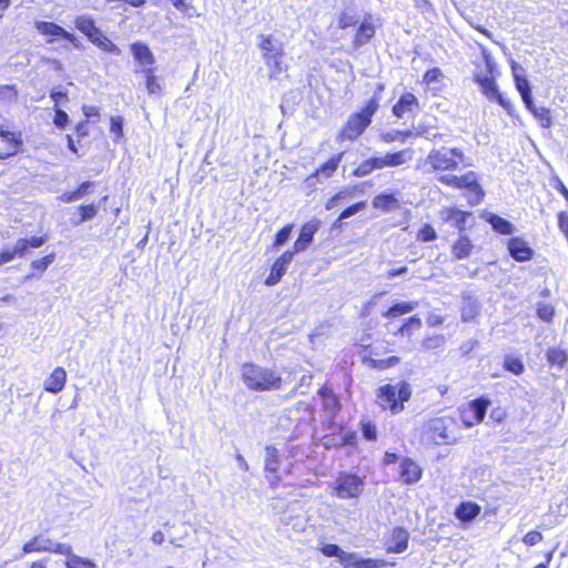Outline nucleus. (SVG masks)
<instances>
[{
    "label": "nucleus",
    "mask_w": 568,
    "mask_h": 568,
    "mask_svg": "<svg viewBox=\"0 0 568 568\" xmlns=\"http://www.w3.org/2000/svg\"><path fill=\"white\" fill-rule=\"evenodd\" d=\"M454 425L455 420L452 417L430 418L423 425L420 439L428 445H453L458 439L452 429Z\"/></svg>",
    "instance_id": "nucleus-1"
},
{
    "label": "nucleus",
    "mask_w": 568,
    "mask_h": 568,
    "mask_svg": "<svg viewBox=\"0 0 568 568\" xmlns=\"http://www.w3.org/2000/svg\"><path fill=\"white\" fill-rule=\"evenodd\" d=\"M241 373L244 384L252 390L266 392L281 388L282 377L272 369L255 364H244Z\"/></svg>",
    "instance_id": "nucleus-2"
},
{
    "label": "nucleus",
    "mask_w": 568,
    "mask_h": 568,
    "mask_svg": "<svg viewBox=\"0 0 568 568\" xmlns=\"http://www.w3.org/2000/svg\"><path fill=\"white\" fill-rule=\"evenodd\" d=\"M412 396L410 385L405 381L394 384H386L378 388L377 403L384 409H388L392 415H397L404 410V403Z\"/></svg>",
    "instance_id": "nucleus-3"
},
{
    "label": "nucleus",
    "mask_w": 568,
    "mask_h": 568,
    "mask_svg": "<svg viewBox=\"0 0 568 568\" xmlns=\"http://www.w3.org/2000/svg\"><path fill=\"white\" fill-rule=\"evenodd\" d=\"M469 159L458 148L433 149L426 158V164L430 166L434 172L455 171L462 164L469 166Z\"/></svg>",
    "instance_id": "nucleus-4"
},
{
    "label": "nucleus",
    "mask_w": 568,
    "mask_h": 568,
    "mask_svg": "<svg viewBox=\"0 0 568 568\" xmlns=\"http://www.w3.org/2000/svg\"><path fill=\"white\" fill-rule=\"evenodd\" d=\"M378 109V101L375 98L368 100L359 112L352 114L342 131L338 139L341 141H354L363 134L371 124L373 115Z\"/></svg>",
    "instance_id": "nucleus-5"
},
{
    "label": "nucleus",
    "mask_w": 568,
    "mask_h": 568,
    "mask_svg": "<svg viewBox=\"0 0 568 568\" xmlns=\"http://www.w3.org/2000/svg\"><path fill=\"white\" fill-rule=\"evenodd\" d=\"M258 43L260 49L263 52V59L266 67L270 69L272 78H276L282 74L286 67L283 62L284 45L280 40L274 39L272 36L260 37Z\"/></svg>",
    "instance_id": "nucleus-6"
},
{
    "label": "nucleus",
    "mask_w": 568,
    "mask_h": 568,
    "mask_svg": "<svg viewBox=\"0 0 568 568\" xmlns=\"http://www.w3.org/2000/svg\"><path fill=\"white\" fill-rule=\"evenodd\" d=\"M331 488L339 499L357 498L364 490V480L356 474L341 471L331 483Z\"/></svg>",
    "instance_id": "nucleus-7"
},
{
    "label": "nucleus",
    "mask_w": 568,
    "mask_h": 568,
    "mask_svg": "<svg viewBox=\"0 0 568 568\" xmlns=\"http://www.w3.org/2000/svg\"><path fill=\"white\" fill-rule=\"evenodd\" d=\"M34 27L40 34L47 37L48 43H52L58 39H64L68 42H70L74 48H81L80 41L73 33L67 31L61 26L54 22L39 20L34 22Z\"/></svg>",
    "instance_id": "nucleus-8"
},
{
    "label": "nucleus",
    "mask_w": 568,
    "mask_h": 568,
    "mask_svg": "<svg viewBox=\"0 0 568 568\" xmlns=\"http://www.w3.org/2000/svg\"><path fill=\"white\" fill-rule=\"evenodd\" d=\"M490 400L479 397L469 402L468 408L462 413V420L466 427H471L484 420Z\"/></svg>",
    "instance_id": "nucleus-9"
},
{
    "label": "nucleus",
    "mask_w": 568,
    "mask_h": 568,
    "mask_svg": "<svg viewBox=\"0 0 568 568\" xmlns=\"http://www.w3.org/2000/svg\"><path fill=\"white\" fill-rule=\"evenodd\" d=\"M458 189H465L469 192L468 202L471 205L478 204L485 195L483 187L478 183V176L474 171H468L459 176Z\"/></svg>",
    "instance_id": "nucleus-10"
},
{
    "label": "nucleus",
    "mask_w": 568,
    "mask_h": 568,
    "mask_svg": "<svg viewBox=\"0 0 568 568\" xmlns=\"http://www.w3.org/2000/svg\"><path fill=\"white\" fill-rule=\"evenodd\" d=\"M414 155V151L409 148L403 149L397 152H387V153H379L376 152V156L378 160L379 169L383 170L385 168H396L404 165L412 161Z\"/></svg>",
    "instance_id": "nucleus-11"
},
{
    "label": "nucleus",
    "mask_w": 568,
    "mask_h": 568,
    "mask_svg": "<svg viewBox=\"0 0 568 568\" xmlns=\"http://www.w3.org/2000/svg\"><path fill=\"white\" fill-rule=\"evenodd\" d=\"M423 475L422 467L412 458L404 457L399 464V478L404 484L417 483Z\"/></svg>",
    "instance_id": "nucleus-12"
},
{
    "label": "nucleus",
    "mask_w": 568,
    "mask_h": 568,
    "mask_svg": "<svg viewBox=\"0 0 568 568\" xmlns=\"http://www.w3.org/2000/svg\"><path fill=\"white\" fill-rule=\"evenodd\" d=\"M476 83L479 84L483 94L490 101L497 102L499 105H501L504 109L509 110L511 106V103L509 100L505 99L503 94L499 92L495 78L488 79L483 78L481 81H477Z\"/></svg>",
    "instance_id": "nucleus-13"
},
{
    "label": "nucleus",
    "mask_w": 568,
    "mask_h": 568,
    "mask_svg": "<svg viewBox=\"0 0 568 568\" xmlns=\"http://www.w3.org/2000/svg\"><path fill=\"white\" fill-rule=\"evenodd\" d=\"M343 155H344L343 152L338 153L337 155H334L328 161L323 163L313 174L307 176L305 180V183L307 184V186H310V187L314 186L316 184V182L318 181L320 175H323L326 179L331 178L334 174V172L337 170Z\"/></svg>",
    "instance_id": "nucleus-14"
},
{
    "label": "nucleus",
    "mask_w": 568,
    "mask_h": 568,
    "mask_svg": "<svg viewBox=\"0 0 568 568\" xmlns=\"http://www.w3.org/2000/svg\"><path fill=\"white\" fill-rule=\"evenodd\" d=\"M419 109V103L417 98L410 93L406 92L400 95L396 104L393 106V113L397 118H404L407 114H415Z\"/></svg>",
    "instance_id": "nucleus-15"
},
{
    "label": "nucleus",
    "mask_w": 568,
    "mask_h": 568,
    "mask_svg": "<svg viewBox=\"0 0 568 568\" xmlns=\"http://www.w3.org/2000/svg\"><path fill=\"white\" fill-rule=\"evenodd\" d=\"M320 229V221L312 220L305 223L300 232L297 240L294 243L295 252H303L307 248V246L312 243L313 237L317 230Z\"/></svg>",
    "instance_id": "nucleus-16"
},
{
    "label": "nucleus",
    "mask_w": 568,
    "mask_h": 568,
    "mask_svg": "<svg viewBox=\"0 0 568 568\" xmlns=\"http://www.w3.org/2000/svg\"><path fill=\"white\" fill-rule=\"evenodd\" d=\"M508 251L513 258L519 262L529 261L534 251L521 237H513L508 241Z\"/></svg>",
    "instance_id": "nucleus-17"
},
{
    "label": "nucleus",
    "mask_w": 568,
    "mask_h": 568,
    "mask_svg": "<svg viewBox=\"0 0 568 568\" xmlns=\"http://www.w3.org/2000/svg\"><path fill=\"white\" fill-rule=\"evenodd\" d=\"M280 467L278 459V450L274 446L265 447V460H264V469L268 474H273V476H266L267 480L271 485H275L280 477L277 476V470Z\"/></svg>",
    "instance_id": "nucleus-18"
},
{
    "label": "nucleus",
    "mask_w": 568,
    "mask_h": 568,
    "mask_svg": "<svg viewBox=\"0 0 568 568\" xmlns=\"http://www.w3.org/2000/svg\"><path fill=\"white\" fill-rule=\"evenodd\" d=\"M409 540V532L403 527H396L392 530L387 551L400 554L407 549Z\"/></svg>",
    "instance_id": "nucleus-19"
},
{
    "label": "nucleus",
    "mask_w": 568,
    "mask_h": 568,
    "mask_svg": "<svg viewBox=\"0 0 568 568\" xmlns=\"http://www.w3.org/2000/svg\"><path fill=\"white\" fill-rule=\"evenodd\" d=\"M130 49L133 58L142 67V69L152 68L155 62V58L148 44L143 42H133L130 45Z\"/></svg>",
    "instance_id": "nucleus-20"
},
{
    "label": "nucleus",
    "mask_w": 568,
    "mask_h": 568,
    "mask_svg": "<svg viewBox=\"0 0 568 568\" xmlns=\"http://www.w3.org/2000/svg\"><path fill=\"white\" fill-rule=\"evenodd\" d=\"M67 382V373L62 367H55L49 377L43 383L45 392L51 394H58L64 388Z\"/></svg>",
    "instance_id": "nucleus-21"
},
{
    "label": "nucleus",
    "mask_w": 568,
    "mask_h": 568,
    "mask_svg": "<svg viewBox=\"0 0 568 568\" xmlns=\"http://www.w3.org/2000/svg\"><path fill=\"white\" fill-rule=\"evenodd\" d=\"M375 34V27L373 24L372 16L368 14L365 17V19L361 22L355 39L354 44L355 47H362L363 44L367 43Z\"/></svg>",
    "instance_id": "nucleus-22"
},
{
    "label": "nucleus",
    "mask_w": 568,
    "mask_h": 568,
    "mask_svg": "<svg viewBox=\"0 0 568 568\" xmlns=\"http://www.w3.org/2000/svg\"><path fill=\"white\" fill-rule=\"evenodd\" d=\"M418 307L417 301H400L394 303L388 310L382 313L384 318H395L408 314Z\"/></svg>",
    "instance_id": "nucleus-23"
},
{
    "label": "nucleus",
    "mask_w": 568,
    "mask_h": 568,
    "mask_svg": "<svg viewBox=\"0 0 568 568\" xmlns=\"http://www.w3.org/2000/svg\"><path fill=\"white\" fill-rule=\"evenodd\" d=\"M480 312V303L479 301L470 295L463 296V305H462V320L464 322L474 321Z\"/></svg>",
    "instance_id": "nucleus-24"
},
{
    "label": "nucleus",
    "mask_w": 568,
    "mask_h": 568,
    "mask_svg": "<svg viewBox=\"0 0 568 568\" xmlns=\"http://www.w3.org/2000/svg\"><path fill=\"white\" fill-rule=\"evenodd\" d=\"M483 62L484 68H480V65L476 67L475 71V81H481L483 78L493 79L494 72L496 70V63L491 57V54L488 52L487 49H483Z\"/></svg>",
    "instance_id": "nucleus-25"
},
{
    "label": "nucleus",
    "mask_w": 568,
    "mask_h": 568,
    "mask_svg": "<svg viewBox=\"0 0 568 568\" xmlns=\"http://www.w3.org/2000/svg\"><path fill=\"white\" fill-rule=\"evenodd\" d=\"M50 538L43 537L41 535L36 536L23 545L22 554L19 556V558L30 552H48L50 549Z\"/></svg>",
    "instance_id": "nucleus-26"
},
{
    "label": "nucleus",
    "mask_w": 568,
    "mask_h": 568,
    "mask_svg": "<svg viewBox=\"0 0 568 568\" xmlns=\"http://www.w3.org/2000/svg\"><path fill=\"white\" fill-rule=\"evenodd\" d=\"M480 510L481 508L478 504L474 501H463L457 506L455 516L462 521H470L479 515Z\"/></svg>",
    "instance_id": "nucleus-27"
},
{
    "label": "nucleus",
    "mask_w": 568,
    "mask_h": 568,
    "mask_svg": "<svg viewBox=\"0 0 568 568\" xmlns=\"http://www.w3.org/2000/svg\"><path fill=\"white\" fill-rule=\"evenodd\" d=\"M318 394L322 398L324 409L328 412L332 416H335L339 410L338 398L333 394L332 389H329L326 386H323L318 390Z\"/></svg>",
    "instance_id": "nucleus-28"
},
{
    "label": "nucleus",
    "mask_w": 568,
    "mask_h": 568,
    "mask_svg": "<svg viewBox=\"0 0 568 568\" xmlns=\"http://www.w3.org/2000/svg\"><path fill=\"white\" fill-rule=\"evenodd\" d=\"M469 217L470 213L454 207L446 209L444 212V219L460 231L466 227V221Z\"/></svg>",
    "instance_id": "nucleus-29"
},
{
    "label": "nucleus",
    "mask_w": 568,
    "mask_h": 568,
    "mask_svg": "<svg viewBox=\"0 0 568 568\" xmlns=\"http://www.w3.org/2000/svg\"><path fill=\"white\" fill-rule=\"evenodd\" d=\"M75 28L84 33L89 40L91 41L94 36L100 31V29L95 26L94 20L89 16H79L75 21Z\"/></svg>",
    "instance_id": "nucleus-30"
},
{
    "label": "nucleus",
    "mask_w": 568,
    "mask_h": 568,
    "mask_svg": "<svg viewBox=\"0 0 568 568\" xmlns=\"http://www.w3.org/2000/svg\"><path fill=\"white\" fill-rule=\"evenodd\" d=\"M487 221L491 225V227L500 234L509 235L513 234L515 231V226L513 225L511 222L497 214L490 213L487 217Z\"/></svg>",
    "instance_id": "nucleus-31"
},
{
    "label": "nucleus",
    "mask_w": 568,
    "mask_h": 568,
    "mask_svg": "<svg viewBox=\"0 0 568 568\" xmlns=\"http://www.w3.org/2000/svg\"><path fill=\"white\" fill-rule=\"evenodd\" d=\"M24 244L22 242H16L13 246H6L0 252V265L7 264L13 261L17 256L22 257Z\"/></svg>",
    "instance_id": "nucleus-32"
},
{
    "label": "nucleus",
    "mask_w": 568,
    "mask_h": 568,
    "mask_svg": "<svg viewBox=\"0 0 568 568\" xmlns=\"http://www.w3.org/2000/svg\"><path fill=\"white\" fill-rule=\"evenodd\" d=\"M381 170L376 153L367 160H364L352 173L353 176L364 178L372 172Z\"/></svg>",
    "instance_id": "nucleus-33"
},
{
    "label": "nucleus",
    "mask_w": 568,
    "mask_h": 568,
    "mask_svg": "<svg viewBox=\"0 0 568 568\" xmlns=\"http://www.w3.org/2000/svg\"><path fill=\"white\" fill-rule=\"evenodd\" d=\"M422 328V320L417 316H410L398 327L396 334L400 336L410 337L415 332H418Z\"/></svg>",
    "instance_id": "nucleus-34"
},
{
    "label": "nucleus",
    "mask_w": 568,
    "mask_h": 568,
    "mask_svg": "<svg viewBox=\"0 0 568 568\" xmlns=\"http://www.w3.org/2000/svg\"><path fill=\"white\" fill-rule=\"evenodd\" d=\"M91 42L108 53L115 55L121 53L120 49L106 36H104L101 30L94 36Z\"/></svg>",
    "instance_id": "nucleus-35"
},
{
    "label": "nucleus",
    "mask_w": 568,
    "mask_h": 568,
    "mask_svg": "<svg viewBox=\"0 0 568 568\" xmlns=\"http://www.w3.org/2000/svg\"><path fill=\"white\" fill-rule=\"evenodd\" d=\"M532 114L540 122V125L542 128H550L551 124H552V119H551V115H550V110L545 108V106H536L535 103L532 102L531 105L529 106H526Z\"/></svg>",
    "instance_id": "nucleus-36"
},
{
    "label": "nucleus",
    "mask_w": 568,
    "mask_h": 568,
    "mask_svg": "<svg viewBox=\"0 0 568 568\" xmlns=\"http://www.w3.org/2000/svg\"><path fill=\"white\" fill-rule=\"evenodd\" d=\"M516 89L520 93L523 102L525 106H529L532 104V95H531V87L528 79L523 75L520 78L515 79Z\"/></svg>",
    "instance_id": "nucleus-37"
},
{
    "label": "nucleus",
    "mask_w": 568,
    "mask_h": 568,
    "mask_svg": "<svg viewBox=\"0 0 568 568\" xmlns=\"http://www.w3.org/2000/svg\"><path fill=\"white\" fill-rule=\"evenodd\" d=\"M396 203L397 199L393 193H381L373 200V206L385 212H388Z\"/></svg>",
    "instance_id": "nucleus-38"
},
{
    "label": "nucleus",
    "mask_w": 568,
    "mask_h": 568,
    "mask_svg": "<svg viewBox=\"0 0 568 568\" xmlns=\"http://www.w3.org/2000/svg\"><path fill=\"white\" fill-rule=\"evenodd\" d=\"M473 248V244L470 240L466 236H462L454 245H453V254L456 258H465L467 257Z\"/></svg>",
    "instance_id": "nucleus-39"
},
{
    "label": "nucleus",
    "mask_w": 568,
    "mask_h": 568,
    "mask_svg": "<svg viewBox=\"0 0 568 568\" xmlns=\"http://www.w3.org/2000/svg\"><path fill=\"white\" fill-rule=\"evenodd\" d=\"M0 138L3 142L8 143L10 148L19 150L22 145L21 134L6 129L4 125H0Z\"/></svg>",
    "instance_id": "nucleus-40"
},
{
    "label": "nucleus",
    "mask_w": 568,
    "mask_h": 568,
    "mask_svg": "<svg viewBox=\"0 0 568 568\" xmlns=\"http://www.w3.org/2000/svg\"><path fill=\"white\" fill-rule=\"evenodd\" d=\"M414 132L410 130L399 131L393 130L381 134V139L385 143H392L394 141L405 142L408 138L413 136Z\"/></svg>",
    "instance_id": "nucleus-41"
},
{
    "label": "nucleus",
    "mask_w": 568,
    "mask_h": 568,
    "mask_svg": "<svg viewBox=\"0 0 568 568\" xmlns=\"http://www.w3.org/2000/svg\"><path fill=\"white\" fill-rule=\"evenodd\" d=\"M286 270L287 268L283 266V264H280L278 261H275L271 267L270 275L265 280V284L267 286L277 284L285 274Z\"/></svg>",
    "instance_id": "nucleus-42"
},
{
    "label": "nucleus",
    "mask_w": 568,
    "mask_h": 568,
    "mask_svg": "<svg viewBox=\"0 0 568 568\" xmlns=\"http://www.w3.org/2000/svg\"><path fill=\"white\" fill-rule=\"evenodd\" d=\"M141 72L145 77L146 90L150 94H155L161 90L160 83L156 77L153 74V68L141 69Z\"/></svg>",
    "instance_id": "nucleus-43"
},
{
    "label": "nucleus",
    "mask_w": 568,
    "mask_h": 568,
    "mask_svg": "<svg viewBox=\"0 0 568 568\" xmlns=\"http://www.w3.org/2000/svg\"><path fill=\"white\" fill-rule=\"evenodd\" d=\"M67 568H97V565L90 559L71 555L65 561Z\"/></svg>",
    "instance_id": "nucleus-44"
},
{
    "label": "nucleus",
    "mask_w": 568,
    "mask_h": 568,
    "mask_svg": "<svg viewBox=\"0 0 568 568\" xmlns=\"http://www.w3.org/2000/svg\"><path fill=\"white\" fill-rule=\"evenodd\" d=\"M361 557L355 552H346L342 555V558L339 560V564L344 568H359L361 565Z\"/></svg>",
    "instance_id": "nucleus-45"
},
{
    "label": "nucleus",
    "mask_w": 568,
    "mask_h": 568,
    "mask_svg": "<svg viewBox=\"0 0 568 568\" xmlns=\"http://www.w3.org/2000/svg\"><path fill=\"white\" fill-rule=\"evenodd\" d=\"M445 343V337L443 335H432L427 336L423 341V347L425 349H435L442 347Z\"/></svg>",
    "instance_id": "nucleus-46"
},
{
    "label": "nucleus",
    "mask_w": 568,
    "mask_h": 568,
    "mask_svg": "<svg viewBox=\"0 0 568 568\" xmlns=\"http://www.w3.org/2000/svg\"><path fill=\"white\" fill-rule=\"evenodd\" d=\"M537 315L539 318H541L545 322H551L555 310L551 305L546 303H539L537 306Z\"/></svg>",
    "instance_id": "nucleus-47"
},
{
    "label": "nucleus",
    "mask_w": 568,
    "mask_h": 568,
    "mask_svg": "<svg viewBox=\"0 0 568 568\" xmlns=\"http://www.w3.org/2000/svg\"><path fill=\"white\" fill-rule=\"evenodd\" d=\"M548 361L552 364L564 365L567 361V354L559 348H551L548 351Z\"/></svg>",
    "instance_id": "nucleus-48"
},
{
    "label": "nucleus",
    "mask_w": 568,
    "mask_h": 568,
    "mask_svg": "<svg viewBox=\"0 0 568 568\" xmlns=\"http://www.w3.org/2000/svg\"><path fill=\"white\" fill-rule=\"evenodd\" d=\"M79 211H80L81 217L77 224L93 219L98 213V207L94 204L80 205Z\"/></svg>",
    "instance_id": "nucleus-49"
},
{
    "label": "nucleus",
    "mask_w": 568,
    "mask_h": 568,
    "mask_svg": "<svg viewBox=\"0 0 568 568\" xmlns=\"http://www.w3.org/2000/svg\"><path fill=\"white\" fill-rule=\"evenodd\" d=\"M293 224H287L282 227L275 235L274 246H282L291 236Z\"/></svg>",
    "instance_id": "nucleus-50"
},
{
    "label": "nucleus",
    "mask_w": 568,
    "mask_h": 568,
    "mask_svg": "<svg viewBox=\"0 0 568 568\" xmlns=\"http://www.w3.org/2000/svg\"><path fill=\"white\" fill-rule=\"evenodd\" d=\"M47 241L45 236H31L30 239H19L18 242H22L24 244L23 255L27 253L29 247L38 248L44 244Z\"/></svg>",
    "instance_id": "nucleus-51"
},
{
    "label": "nucleus",
    "mask_w": 568,
    "mask_h": 568,
    "mask_svg": "<svg viewBox=\"0 0 568 568\" xmlns=\"http://www.w3.org/2000/svg\"><path fill=\"white\" fill-rule=\"evenodd\" d=\"M48 552L65 555L69 558L72 555V547L68 544L58 542L51 539V545Z\"/></svg>",
    "instance_id": "nucleus-52"
},
{
    "label": "nucleus",
    "mask_w": 568,
    "mask_h": 568,
    "mask_svg": "<svg viewBox=\"0 0 568 568\" xmlns=\"http://www.w3.org/2000/svg\"><path fill=\"white\" fill-rule=\"evenodd\" d=\"M505 368L516 375H520L524 372V365L520 359L514 357L505 358Z\"/></svg>",
    "instance_id": "nucleus-53"
},
{
    "label": "nucleus",
    "mask_w": 568,
    "mask_h": 568,
    "mask_svg": "<svg viewBox=\"0 0 568 568\" xmlns=\"http://www.w3.org/2000/svg\"><path fill=\"white\" fill-rule=\"evenodd\" d=\"M321 551L326 557H337L338 561L344 554V550L336 544H326L321 548Z\"/></svg>",
    "instance_id": "nucleus-54"
},
{
    "label": "nucleus",
    "mask_w": 568,
    "mask_h": 568,
    "mask_svg": "<svg viewBox=\"0 0 568 568\" xmlns=\"http://www.w3.org/2000/svg\"><path fill=\"white\" fill-rule=\"evenodd\" d=\"M418 240H420L422 242H430V241H434L436 240L437 237V234H436V231L434 230V227L429 224H425L418 232V235H417Z\"/></svg>",
    "instance_id": "nucleus-55"
},
{
    "label": "nucleus",
    "mask_w": 568,
    "mask_h": 568,
    "mask_svg": "<svg viewBox=\"0 0 568 568\" xmlns=\"http://www.w3.org/2000/svg\"><path fill=\"white\" fill-rule=\"evenodd\" d=\"M365 206H366V202H364V201L357 202V203L346 207L345 210H343L342 213L339 214L338 220H346V219L355 215L356 213H358Z\"/></svg>",
    "instance_id": "nucleus-56"
},
{
    "label": "nucleus",
    "mask_w": 568,
    "mask_h": 568,
    "mask_svg": "<svg viewBox=\"0 0 568 568\" xmlns=\"http://www.w3.org/2000/svg\"><path fill=\"white\" fill-rule=\"evenodd\" d=\"M69 122V115L62 109L55 108L53 123L57 128L63 129Z\"/></svg>",
    "instance_id": "nucleus-57"
},
{
    "label": "nucleus",
    "mask_w": 568,
    "mask_h": 568,
    "mask_svg": "<svg viewBox=\"0 0 568 568\" xmlns=\"http://www.w3.org/2000/svg\"><path fill=\"white\" fill-rule=\"evenodd\" d=\"M440 78H443L442 70L438 68H433V69H429L426 71V73L424 74L423 81L426 84H432V83L438 82Z\"/></svg>",
    "instance_id": "nucleus-58"
},
{
    "label": "nucleus",
    "mask_w": 568,
    "mask_h": 568,
    "mask_svg": "<svg viewBox=\"0 0 568 568\" xmlns=\"http://www.w3.org/2000/svg\"><path fill=\"white\" fill-rule=\"evenodd\" d=\"M362 434L365 439L374 440L376 439L377 432L376 426L372 422H365L362 424Z\"/></svg>",
    "instance_id": "nucleus-59"
},
{
    "label": "nucleus",
    "mask_w": 568,
    "mask_h": 568,
    "mask_svg": "<svg viewBox=\"0 0 568 568\" xmlns=\"http://www.w3.org/2000/svg\"><path fill=\"white\" fill-rule=\"evenodd\" d=\"M351 191L348 189L342 190L332 196L325 204L326 210H333L339 200H344L351 195Z\"/></svg>",
    "instance_id": "nucleus-60"
},
{
    "label": "nucleus",
    "mask_w": 568,
    "mask_h": 568,
    "mask_svg": "<svg viewBox=\"0 0 568 568\" xmlns=\"http://www.w3.org/2000/svg\"><path fill=\"white\" fill-rule=\"evenodd\" d=\"M53 260H54V254H49L47 256H43L39 260L33 261L31 265L37 271H44L53 262Z\"/></svg>",
    "instance_id": "nucleus-61"
},
{
    "label": "nucleus",
    "mask_w": 568,
    "mask_h": 568,
    "mask_svg": "<svg viewBox=\"0 0 568 568\" xmlns=\"http://www.w3.org/2000/svg\"><path fill=\"white\" fill-rule=\"evenodd\" d=\"M386 561L382 559L362 558L359 568H383Z\"/></svg>",
    "instance_id": "nucleus-62"
},
{
    "label": "nucleus",
    "mask_w": 568,
    "mask_h": 568,
    "mask_svg": "<svg viewBox=\"0 0 568 568\" xmlns=\"http://www.w3.org/2000/svg\"><path fill=\"white\" fill-rule=\"evenodd\" d=\"M523 540L527 546H535L542 540V535L537 530H531L525 535Z\"/></svg>",
    "instance_id": "nucleus-63"
},
{
    "label": "nucleus",
    "mask_w": 568,
    "mask_h": 568,
    "mask_svg": "<svg viewBox=\"0 0 568 568\" xmlns=\"http://www.w3.org/2000/svg\"><path fill=\"white\" fill-rule=\"evenodd\" d=\"M110 130L112 133H114L118 138L122 136L123 134V120L121 116H112L111 118V126Z\"/></svg>",
    "instance_id": "nucleus-64"
}]
</instances>
